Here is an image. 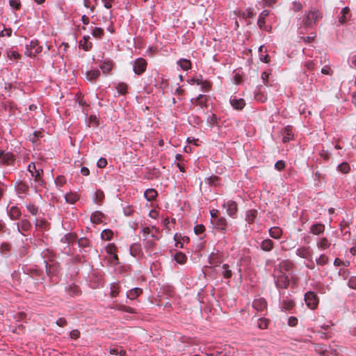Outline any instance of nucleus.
<instances>
[{
  "mask_svg": "<svg viewBox=\"0 0 356 356\" xmlns=\"http://www.w3.org/2000/svg\"><path fill=\"white\" fill-rule=\"evenodd\" d=\"M205 231V227L203 225H197L194 227V232L196 234H200Z\"/></svg>",
  "mask_w": 356,
  "mask_h": 356,
  "instance_id": "nucleus-60",
  "label": "nucleus"
},
{
  "mask_svg": "<svg viewBox=\"0 0 356 356\" xmlns=\"http://www.w3.org/2000/svg\"><path fill=\"white\" fill-rule=\"evenodd\" d=\"M338 170L342 173H348L350 170V165L348 163H342L338 165Z\"/></svg>",
  "mask_w": 356,
  "mask_h": 356,
  "instance_id": "nucleus-50",
  "label": "nucleus"
},
{
  "mask_svg": "<svg viewBox=\"0 0 356 356\" xmlns=\"http://www.w3.org/2000/svg\"><path fill=\"white\" fill-rule=\"evenodd\" d=\"M28 274L31 277H42V274H43V272L42 270L40 269H37V268H31V269H29V273Z\"/></svg>",
  "mask_w": 356,
  "mask_h": 356,
  "instance_id": "nucleus-39",
  "label": "nucleus"
},
{
  "mask_svg": "<svg viewBox=\"0 0 356 356\" xmlns=\"http://www.w3.org/2000/svg\"><path fill=\"white\" fill-rule=\"evenodd\" d=\"M97 165L99 168H104L106 167V165H107V161L106 159L104 158H100L97 163Z\"/></svg>",
  "mask_w": 356,
  "mask_h": 356,
  "instance_id": "nucleus-63",
  "label": "nucleus"
},
{
  "mask_svg": "<svg viewBox=\"0 0 356 356\" xmlns=\"http://www.w3.org/2000/svg\"><path fill=\"white\" fill-rule=\"evenodd\" d=\"M305 301L307 306L311 309H316L318 305V298L313 291H308L305 293Z\"/></svg>",
  "mask_w": 356,
  "mask_h": 356,
  "instance_id": "nucleus-3",
  "label": "nucleus"
},
{
  "mask_svg": "<svg viewBox=\"0 0 356 356\" xmlns=\"http://www.w3.org/2000/svg\"><path fill=\"white\" fill-rule=\"evenodd\" d=\"M325 231V225L322 223H315L310 227V233L318 235Z\"/></svg>",
  "mask_w": 356,
  "mask_h": 356,
  "instance_id": "nucleus-16",
  "label": "nucleus"
},
{
  "mask_svg": "<svg viewBox=\"0 0 356 356\" xmlns=\"http://www.w3.org/2000/svg\"><path fill=\"white\" fill-rule=\"evenodd\" d=\"M156 245V243L154 239H147L145 241L144 248L146 250V252H148L149 255H151L152 252L155 250Z\"/></svg>",
  "mask_w": 356,
  "mask_h": 356,
  "instance_id": "nucleus-19",
  "label": "nucleus"
},
{
  "mask_svg": "<svg viewBox=\"0 0 356 356\" xmlns=\"http://www.w3.org/2000/svg\"><path fill=\"white\" fill-rule=\"evenodd\" d=\"M94 37L101 38L104 35V30L102 28L95 27L92 31Z\"/></svg>",
  "mask_w": 356,
  "mask_h": 356,
  "instance_id": "nucleus-46",
  "label": "nucleus"
},
{
  "mask_svg": "<svg viewBox=\"0 0 356 356\" xmlns=\"http://www.w3.org/2000/svg\"><path fill=\"white\" fill-rule=\"evenodd\" d=\"M252 307L257 311L262 312L267 307L266 301L264 298L255 299L252 302Z\"/></svg>",
  "mask_w": 356,
  "mask_h": 356,
  "instance_id": "nucleus-11",
  "label": "nucleus"
},
{
  "mask_svg": "<svg viewBox=\"0 0 356 356\" xmlns=\"http://www.w3.org/2000/svg\"><path fill=\"white\" fill-rule=\"evenodd\" d=\"M106 251L108 254H115L117 252V247L114 243H109L106 247Z\"/></svg>",
  "mask_w": 356,
  "mask_h": 356,
  "instance_id": "nucleus-48",
  "label": "nucleus"
},
{
  "mask_svg": "<svg viewBox=\"0 0 356 356\" xmlns=\"http://www.w3.org/2000/svg\"><path fill=\"white\" fill-rule=\"evenodd\" d=\"M221 269L222 270L220 273L225 279L229 280L232 277V271L228 264H223Z\"/></svg>",
  "mask_w": 356,
  "mask_h": 356,
  "instance_id": "nucleus-25",
  "label": "nucleus"
},
{
  "mask_svg": "<svg viewBox=\"0 0 356 356\" xmlns=\"http://www.w3.org/2000/svg\"><path fill=\"white\" fill-rule=\"evenodd\" d=\"M207 97L205 95H200L196 99H191L192 104L199 105L201 108L207 106Z\"/></svg>",
  "mask_w": 356,
  "mask_h": 356,
  "instance_id": "nucleus-20",
  "label": "nucleus"
},
{
  "mask_svg": "<svg viewBox=\"0 0 356 356\" xmlns=\"http://www.w3.org/2000/svg\"><path fill=\"white\" fill-rule=\"evenodd\" d=\"M282 141L283 143H287L293 138L292 134V127L290 126H286L282 130Z\"/></svg>",
  "mask_w": 356,
  "mask_h": 356,
  "instance_id": "nucleus-17",
  "label": "nucleus"
},
{
  "mask_svg": "<svg viewBox=\"0 0 356 356\" xmlns=\"http://www.w3.org/2000/svg\"><path fill=\"white\" fill-rule=\"evenodd\" d=\"M42 47L40 46L38 41H31L30 45H26V51L25 54L29 56H35L36 54L40 53Z\"/></svg>",
  "mask_w": 356,
  "mask_h": 356,
  "instance_id": "nucleus-5",
  "label": "nucleus"
},
{
  "mask_svg": "<svg viewBox=\"0 0 356 356\" xmlns=\"http://www.w3.org/2000/svg\"><path fill=\"white\" fill-rule=\"evenodd\" d=\"M142 289L136 287L129 290L127 293V297L130 300H134L137 298L140 294H142Z\"/></svg>",
  "mask_w": 356,
  "mask_h": 356,
  "instance_id": "nucleus-22",
  "label": "nucleus"
},
{
  "mask_svg": "<svg viewBox=\"0 0 356 356\" xmlns=\"http://www.w3.org/2000/svg\"><path fill=\"white\" fill-rule=\"evenodd\" d=\"M120 293V286L118 284H113L111 286L110 295L111 297L115 298L118 296Z\"/></svg>",
  "mask_w": 356,
  "mask_h": 356,
  "instance_id": "nucleus-41",
  "label": "nucleus"
},
{
  "mask_svg": "<svg viewBox=\"0 0 356 356\" xmlns=\"http://www.w3.org/2000/svg\"><path fill=\"white\" fill-rule=\"evenodd\" d=\"M110 353L111 355L125 356L126 351L120 347H114V348H110Z\"/></svg>",
  "mask_w": 356,
  "mask_h": 356,
  "instance_id": "nucleus-37",
  "label": "nucleus"
},
{
  "mask_svg": "<svg viewBox=\"0 0 356 356\" xmlns=\"http://www.w3.org/2000/svg\"><path fill=\"white\" fill-rule=\"evenodd\" d=\"M90 36H84L83 40L79 42V47L83 48L85 51H89L92 47V42H88Z\"/></svg>",
  "mask_w": 356,
  "mask_h": 356,
  "instance_id": "nucleus-23",
  "label": "nucleus"
},
{
  "mask_svg": "<svg viewBox=\"0 0 356 356\" xmlns=\"http://www.w3.org/2000/svg\"><path fill=\"white\" fill-rule=\"evenodd\" d=\"M257 216V211L255 209H250L246 213V220L249 223H252Z\"/></svg>",
  "mask_w": 356,
  "mask_h": 356,
  "instance_id": "nucleus-35",
  "label": "nucleus"
},
{
  "mask_svg": "<svg viewBox=\"0 0 356 356\" xmlns=\"http://www.w3.org/2000/svg\"><path fill=\"white\" fill-rule=\"evenodd\" d=\"M157 195V191L153 188L147 189L144 193V196L146 198V200H155Z\"/></svg>",
  "mask_w": 356,
  "mask_h": 356,
  "instance_id": "nucleus-31",
  "label": "nucleus"
},
{
  "mask_svg": "<svg viewBox=\"0 0 356 356\" xmlns=\"http://www.w3.org/2000/svg\"><path fill=\"white\" fill-rule=\"evenodd\" d=\"M15 156L10 152H5L0 159V163L6 165H14Z\"/></svg>",
  "mask_w": 356,
  "mask_h": 356,
  "instance_id": "nucleus-8",
  "label": "nucleus"
},
{
  "mask_svg": "<svg viewBox=\"0 0 356 356\" xmlns=\"http://www.w3.org/2000/svg\"><path fill=\"white\" fill-rule=\"evenodd\" d=\"M230 104L234 108L237 110H241L245 105V100L243 99H236L232 98L230 99Z\"/></svg>",
  "mask_w": 356,
  "mask_h": 356,
  "instance_id": "nucleus-21",
  "label": "nucleus"
},
{
  "mask_svg": "<svg viewBox=\"0 0 356 356\" xmlns=\"http://www.w3.org/2000/svg\"><path fill=\"white\" fill-rule=\"evenodd\" d=\"M275 168L277 170L280 171L285 168V163L283 161L280 160L275 163Z\"/></svg>",
  "mask_w": 356,
  "mask_h": 356,
  "instance_id": "nucleus-61",
  "label": "nucleus"
},
{
  "mask_svg": "<svg viewBox=\"0 0 356 356\" xmlns=\"http://www.w3.org/2000/svg\"><path fill=\"white\" fill-rule=\"evenodd\" d=\"M113 232L110 229H104L101 234V237L104 241H109L113 237Z\"/></svg>",
  "mask_w": 356,
  "mask_h": 356,
  "instance_id": "nucleus-43",
  "label": "nucleus"
},
{
  "mask_svg": "<svg viewBox=\"0 0 356 356\" xmlns=\"http://www.w3.org/2000/svg\"><path fill=\"white\" fill-rule=\"evenodd\" d=\"M147 61L143 58H137L133 64V70L135 74L140 75L145 72L147 68Z\"/></svg>",
  "mask_w": 356,
  "mask_h": 356,
  "instance_id": "nucleus-4",
  "label": "nucleus"
},
{
  "mask_svg": "<svg viewBox=\"0 0 356 356\" xmlns=\"http://www.w3.org/2000/svg\"><path fill=\"white\" fill-rule=\"evenodd\" d=\"M275 284L277 288L286 289L289 285V279L288 275L284 273H281L277 276Z\"/></svg>",
  "mask_w": 356,
  "mask_h": 356,
  "instance_id": "nucleus-7",
  "label": "nucleus"
},
{
  "mask_svg": "<svg viewBox=\"0 0 356 356\" xmlns=\"http://www.w3.org/2000/svg\"><path fill=\"white\" fill-rule=\"evenodd\" d=\"M261 249L265 252H270L273 249L274 243L272 240L267 238L261 241L260 245Z\"/></svg>",
  "mask_w": 356,
  "mask_h": 356,
  "instance_id": "nucleus-18",
  "label": "nucleus"
},
{
  "mask_svg": "<svg viewBox=\"0 0 356 356\" xmlns=\"http://www.w3.org/2000/svg\"><path fill=\"white\" fill-rule=\"evenodd\" d=\"M28 170L31 172V176L35 177V181L42 185V180L41 179L42 169H37L34 163H31L28 166Z\"/></svg>",
  "mask_w": 356,
  "mask_h": 356,
  "instance_id": "nucleus-6",
  "label": "nucleus"
},
{
  "mask_svg": "<svg viewBox=\"0 0 356 356\" xmlns=\"http://www.w3.org/2000/svg\"><path fill=\"white\" fill-rule=\"evenodd\" d=\"M208 184L211 186H216L220 184V177L217 176H212L207 179Z\"/></svg>",
  "mask_w": 356,
  "mask_h": 356,
  "instance_id": "nucleus-49",
  "label": "nucleus"
},
{
  "mask_svg": "<svg viewBox=\"0 0 356 356\" xmlns=\"http://www.w3.org/2000/svg\"><path fill=\"white\" fill-rule=\"evenodd\" d=\"M328 262V257L325 254H321L317 259L316 264L318 265L323 266Z\"/></svg>",
  "mask_w": 356,
  "mask_h": 356,
  "instance_id": "nucleus-52",
  "label": "nucleus"
},
{
  "mask_svg": "<svg viewBox=\"0 0 356 356\" xmlns=\"http://www.w3.org/2000/svg\"><path fill=\"white\" fill-rule=\"evenodd\" d=\"M104 198V193L100 190L95 192V200H102Z\"/></svg>",
  "mask_w": 356,
  "mask_h": 356,
  "instance_id": "nucleus-64",
  "label": "nucleus"
},
{
  "mask_svg": "<svg viewBox=\"0 0 356 356\" xmlns=\"http://www.w3.org/2000/svg\"><path fill=\"white\" fill-rule=\"evenodd\" d=\"M348 285L350 288L356 289V277L351 276L348 280Z\"/></svg>",
  "mask_w": 356,
  "mask_h": 356,
  "instance_id": "nucleus-59",
  "label": "nucleus"
},
{
  "mask_svg": "<svg viewBox=\"0 0 356 356\" xmlns=\"http://www.w3.org/2000/svg\"><path fill=\"white\" fill-rule=\"evenodd\" d=\"M130 253L132 256L136 257L142 255V250L140 245L138 243H134L130 247Z\"/></svg>",
  "mask_w": 356,
  "mask_h": 356,
  "instance_id": "nucleus-30",
  "label": "nucleus"
},
{
  "mask_svg": "<svg viewBox=\"0 0 356 356\" xmlns=\"http://www.w3.org/2000/svg\"><path fill=\"white\" fill-rule=\"evenodd\" d=\"M31 227V222L26 220H22L19 223H17V231L24 234L23 232H28Z\"/></svg>",
  "mask_w": 356,
  "mask_h": 356,
  "instance_id": "nucleus-13",
  "label": "nucleus"
},
{
  "mask_svg": "<svg viewBox=\"0 0 356 356\" xmlns=\"http://www.w3.org/2000/svg\"><path fill=\"white\" fill-rule=\"evenodd\" d=\"M322 18V15L318 10H311L303 18L302 23L306 27H313L316 22Z\"/></svg>",
  "mask_w": 356,
  "mask_h": 356,
  "instance_id": "nucleus-2",
  "label": "nucleus"
},
{
  "mask_svg": "<svg viewBox=\"0 0 356 356\" xmlns=\"http://www.w3.org/2000/svg\"><path fill=\"white\" fill-rule=\"evenodd\" d=\"M179 65L184 70L190 69L191 66V61L187 59H181L179 61Z\"/></svg>",
  "mask_w": 356,
  "mask_h": 356,
  "instance_id": "nucleus-44",
  "label": "nucleus"
},
{
  "mask_svg": "<svg viewBox=\"0 0 356 356\" xmlns=\"http://www.w3.org/2000/svg\"><path fill=\"white\" fill-rule=\"evenodd\" d=\"M9 4L15 10H19L21 7V3L19 0H10Z\"/></svg>",
  "mask_w": 356,
  "mask_h": 356,
  "instance_id": "nucleus-56",
  "label": "nucleus"
},
{
  "mask_svg": "<svg viewBox=\"0 0 356 356\" xmlns=\"http://www.w3.org/2000/svg\"><path fill=\"white\" fill-rule=\"evenodd\" d=\"M175 259L177 263L183 264L186 262V257L184 254L179 252L175 254Z\"/></svg>",
  "mask_w": 356,
  "mask_h": 356,
  "instance_id": "nucleus-47",
  "label": "nucleus"
},
{
  "mask_svg": "<svg viewBox=\"0 0 356 356\" xmlns=\"http://www.w3.org/2000/svg\"><path fill=\"white\" fill-rule=\"evenodd\" d=\"M15 189L17 193L19 195V197L20 198H24L22 195L26 193L27 191L29 190V186L25 183L19 181L17 182L15 185Z\"/></svg>",
  "mask_w": 356,
  "mask_h": 356,
  "instance_id": "nucleus-14",
  "label": "nucleus"
},
{
  "mask_svg": "<svg viewBox=\"0 0 356 356\" xmlns=\"http://www.w3.org/2000/svg\"><path fill=\"white\" fill-rule=\"evenodd\" d=\"M26 208H27L28 211L32 215H36L37 214L38 209L33 204H32L31 202L26 205Z\"/></svg>",
  "mask_w": 356,
  "mask_h": 356,
  "instance_id": "nucleus-53",
  "label": "nucleus"
},
{
  "mask_svg": "<svg viewBox=\"0 0 356 356\" xmlns=\"http://www.w3.org/2000/svg\"><path fill=\"white\" fill-rule=\"evenodd\" d=\"M350 221L348 220L343 219L341 222H340V228L342 232H343V234H348L350 235V232L347 229L349 227Z\"/></svg>",
  "mask_w": 356,
  "mask_h": 356,
  "instance_id": "nucleus-33",
  "label": "nucleus"
},
{
  "mask_svg": "<svg viewBox=\"0 0 356 356\" xmlns=\"http://www.w3.org/2000/svg\"><path fill=\"white\" fill-rule=\"evenodd\" d=\"M350 8L344 7L341 11V16L339 17V22L340 24H345L350 17Z\"/></svg>",
  "mask_w": 356,
  "mask_h": 356,
  "instance_id": "nucleus-15",
  "label": "nucleus"
},
{
  "mask_svg": "<svg viewBox=\"0 0 356 356\" xmlns=\"http://www.w3.org/2000/svg\"><path fill=\"white\" fill-rule=\"evenodd\" d=\"M99 75L100 72L98 70H91L86 72V77L89 81L95 80Z\"/></svg>",
  "mask_w": 356,
  "mask_h": 356,
  "instance_id": "nucleus-36",
  "label": "nucleus"
},
{
  "mask_svg": "<svg viewBox=\"0 0 356 356\" xmlns=\"http://www.w3.org/2000/svg\"><path fill=\"white\" fill-rule=\"evenodd\" d=\"M111 308L123 311L130 314L136 313L135 309L134 308L121 304H116L114 306L111 307Z\"/></svg>",
  "mask_w": 356,
  "mask_h": 356,
  "instance_id": "nucleus-29",
  "label": "nucleus"
},
{
  "mask_svg": "<svg viewBox=\"0 0 356 356\" xmlns=\"http://www.w3.org/2000/svg\"><path fill=\"white\" fill-rule=\"evenodd\" d=\"M213 225L216 229L225 231L227 229V222L225 218H219L212 221Z\"/></svg>",
  "mask_w": 356,
  "mask_h": 356,
  "instance_id": "nucleus-12",
  "label": "nucleus"
},
{
  "mask_svg": "<svg viewBox=\"0 0 356 356\" xmlns=\"http://www.w3.org/2000/svg\"><path fill=\"white\" fill-rule=\"evenodd\" d=\"M8 56L10 60H15L19 58L20 55L18 52L15 51H10L8 52Z\"/></svg>",
  "mask_w": 356,
  "mask_h": 356,
  "instance_id": "nucleus-57",
  "label": "nucleus"
},
{
  "mask_svg": "<svg viewBox=\"0 0 356 356\" xmlns=\"http://www.w3.org/2000/svg\"><path fill=\"white\" fill-rule=\"evenodd\" d=\"M296 254L306 259H309L312 257V252L309 247H300L296 250Z\"/></svg>",
  "mask_w": 356,
  "mask_h": 356,
  "instance_id": "nucleus-9",
  "label": "nucleus"
},
{
  "mask_svg": "<svg viewBox=\"0 0 356 356\" xmlns=\"http://www.w3.org/2000/svg\"><path fill=\"white\" fill-rule=\"evenodd\" d=\"M269 235L275 239H279L282 235V230L279 227H271L269 229Z\"/></svg>",
  "mask_w": 356,
  "mask_h": 356,
  "instance_id": "nucleus-24",
  "label": "nucleus"
},
{
  "mask_svg": "<svg viewBox=\"0 0 356 356\" xmlns=\"http://www.w3.org/2000/svg\"><path fill=\"white\" fill-rule=\"evenodd\" d=\"M330 245V241L326 238H322L320 241L317 243L318 248L321 250H325Z\"/></svg>",
  "mask_w": 356,
  "mask_h": 356,
  "instance_id": "nucleus-38",
  "label": "nucleus"
},
{
  "mask_svg": "<svg viewBox=\"0 0 356 356\" xmlns=\"http://www.w3.org/2000/svg\"><path fill=\"white\" fill-rule=\"evenodd\" d=\"M67 291L69 295L71 296H77L80 293L79 287L75 284L70 285Z\"/></svg>",
  "mask_w": 356,
  "mask_h": 356,
  "instance_id": "nucleus-40",
  "label": "nucleus"
},
{
  "mask_svg": "<svg viewBox=\"0 0 356 356\" xmlns=\"http://www.w3.org/2000/svg\"><path fill=\"white\" fill-rule=\"evenodd\" d=\"M10 250V245L7 243H3L0 245V252L1 253H5L7 252H9Z\"/></svg>",
  "mask_w": 356,
  "mask_h": 356,
  "instance_id": "nucleus-58",
  "label": "nucleus"
},
{
  "mask_svg": "<svg viewBox=\"0 0 356 356\" xmlns=\"http://www.w3.org/2000/svg\"><path fill=\"white\" fill-rule=\"evenodd\" d=\"M8 215L12 220H16L21 216V211L18 207L13 206L8 211Z\"/></svg>",
  "mask_w": 356,
  "mask_h": 356,
  "instance_id": "nucleus-27",
  "label": "nucleus"
},
{
  "mask_svg": "<svg viewBox=\"0 0 356 356\" xmlns=\"http://www.w3.org/2000/svg\"><path fill=\"white\" fill-rule=\"evenodd\" d=\"M294 306L295 303L293 300L288 298L283 300L281 305L282 310L284 311H290L294 307Z\"/></svg>",
  "mask_w": 356,
  "mask_h": 356,
  "instance_id": "nucleus-28",
  "label": "nucleus"
},
{
  "mask_svg": "<svg viewBox=\"0 0 356 356\" xmlns=\"http://www.w3.org/2000/svg\"><path fill=\"white\" fill-rule=\"evenodd\" d=\"M104 214L100 211L94 212L90 217L91 221L95 224H99L102 221Z\"/></svg>",
  "mask_w": 356,
  "mask_h": 356,
  "instance_id": "nucleus-32",
  "label": "nucleus"
},
{
  "mask_svg": "<svg viewBox=\"0 0 356 356\" xmlns=\"http://www.w3.org/2000/svg\"><path fill=\"white\" fill-rule=\"evenodd\" d=\"M42 257L46 259L48 258L49 261L44 260L46 273L48 276L51 277L56 275L59 271V264L58 262L54 261V254L49 250L42 252Z\"/></svg>",
  "mask_w": 356,
  "mask_h": 356,
  "instance_id": "nucleus-1",
  "label": "nucleus"
},
{
  "mask_svg": "<svg viewBox=\"0 0 356 356\" xmlns=\"http://www.w3.org/2000/svg\"><path fill=\"white\" fill-rule=\"evenodd\" d=\"M288 324L289 326L293 327L298 324V318L295 316H291L289 318Z\"/></svg>",
  "mask_w": 356,
  "mask_h": 356,
  "instance_id": "nucleus-62",
  "label": "nucleus"
},
{
  "mask_svg": "<svg viewBox=\"0 0 356 356\" xmlns=\"http://www.w3.org/2000/svg\"><path fill=\"white\" fill-rule=\"evenodd\" d=\"M269 15V11L267 10H263L259 17V19H258V21H257V24H258V26L261 29H264V26H265V19L267 16H268Z\"/></svg>",
  "mask_w": 356,
  "mask_h": 356,
  "instance_id": "nucleus-26",
  "label": "nucleus"
},
{
  "mask_svg": "<svg viewBox=\"0 0 356 356\" xmlns=\"http://www.w3.org/2000/svg\"><path fill=\"white\" fill-rule=\"evenodd\" d=\"M100 68L104 73H108L113 68L112 63L104 62L101 65Z\"/></svg>",
  "mask_w": 356,
  "mask_h": 356,
  "instance_id": "nucleus-45",
  "label": "nucleus"
},
{
  "mask_svg": "<svg viewBox=\"0 0 356 356\" xmlns=\"http://www.w3.org/2000/svg\"><path fill=\"white\" fill-rule=\"evenodd\" d=\"M280 266L286 271L291 270L293 268V264L288 260H284L280 264Z\"/></svg>",
  "mask_w": 356,
  "mask_h": 356,
  "instance_id": "nucleus-42",
  "label": "nucleus"
},
{
  "mask_svg": "<svg viewBox=\"0 0 356 356\" xmlns=\"http://www.w3.org/2000/svg\"><path fill=\"white\" fill-rule=\"evenodd\" d=\"M76 234L75 233H68L62 238L61 241L63 243H71L76 239Z\"/></svg>",
  "mask_w": 356,
  "mask_h": 356,
  "instance_id": "nucleus-34",
  "label": "nucleus"
},
{
  "mask_svg": "<svg viewBox=\"0 0 356 356\" xmlns=\"http://www.w3.org/2000/svg\"><path fill=\"white\" fill-rule=\"evenodd\" d=\"M78 244L80 247H88L90 245V241L87 238L83 237L79 239Z\"/></svg>",
  "mask_w": 356,
  "mask_h": 356,
  "instance_id": "nucleus-54",
  "label": "nucleus"
},
{
  "mask_svg": "<svg viewBox=\"0 0 356 356\" xmlns=\"http://www.w3.org/2000/svg\"><path fill=\"white\" fill-rule=\"evenodd\" d=\"M116 89L120 94L124 95L127 90V85L124 83H120L118 84Z\"/></svg>",
  "mask_w": 356,
  "mask_h": 356,
  "instance_id": "nucleus-51",
  "label": "nucleus"
},
{
  "mask_svg": "<svg viewBox=\"0 0 356 356\" xmlns=\"http://www.w3.org/2000/svg\"><path fill=\"white\" fill-rule=\"evenodd\" d=\"M268 326V321L265 318H260L258 321V327L260 329H266Z\"/></svg>",
  "mask_w": 356,
  "mask_h": 356,
  "instance_id": "nucleus-55",
  "label": "nucleus"
},
{
  "mask_svg": "<svg viewBox=\"0 0 356 356\" xmlns=\"http://www.w3.org/2000/svg\"><path fill=\"white\" fill-rule=\"evenodd\" d=\"M222 207L229 216H233L237 211L236 202H224Z\"/></svg>",
  "mask_w": 356,
  "mask_h": 356,
  "instance_id": "nucleus-10",
  "label": "nucleus"
}]
</instances>
